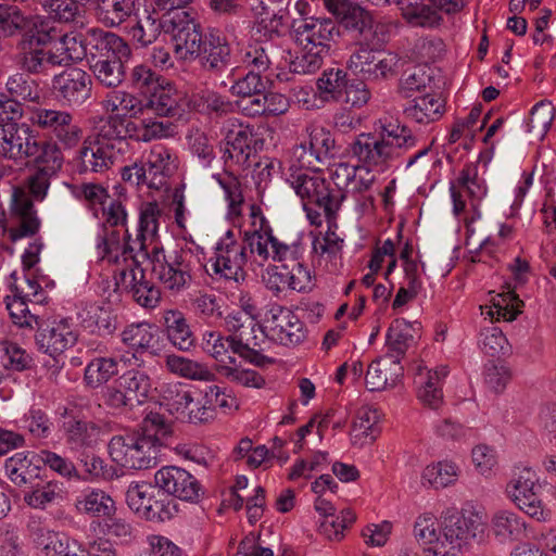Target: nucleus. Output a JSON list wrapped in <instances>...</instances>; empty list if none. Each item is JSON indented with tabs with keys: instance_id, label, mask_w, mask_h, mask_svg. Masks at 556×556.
Masks as SVG:
<instances>
[{
	"instance_id": "obj_38",
	"label": "nucleus",
	"mask_w": 556,
	"mask_h": 556,
	"mask_svg": "<svg viewBox=\"0 0 556 556\" xmlns=\"http://www.w3.org/2000/svg\"><path fill=\"white\" fill-rule=\"evenodd\" d=\"M135 13V0H96L94 14L106 27H117Z\"/></svg>"
},
{
	"instance_id": "obj_24",
	"label": "nucleus",
	"mask_w": 556,
	"mask_h": 556,
	"mask_svg": "<svg viewBox=\"0 0 556 556\" xmlns=\"http://www.w3.org/2000/svg\"><path fill=\"white\" fill-rule=\"evenodd\" d=\"M31 159L35 168L58 174L63 165V153L56 141L51 139H39L34 136L29 146H27L25 156Z\"/></svg>"
},
{
	"instance_id": "obj_21",
	"label": "nucleus",
	"mask_w": 556,
	"mask_h": 556,
	"mask_svg": "<svg viewBox=\"0 0 556 556\" xmlns=\"http://www.w3.org/2000/svg\"><path fill=\"white\" fill-rule=\"evenodd\" d=\"M198 59L205 71L215 74L224 72L231 63V48L227 38L216 30L206 34Z\"/></svg>"
},
{
	"instance_id": "obj_15",
	"label": "nucleus",
	"mask_w": 556,
	"mask_h": 556,
	"mask_svg": "<svg viewBox=\"0 0 556 556\" xmlns=\"http://www.w3.org/2000/svg\"><path fill=\"white\" fill-rule=\"evenodd\" d=\"M15 60L24 73L36 76H49L61 67L53 47H40L30 40L20 39Z\"/></svg>"
},
{
	"instance_id": "obj_37",
	"label": "nucleus",
	"mask_w": 556,
	"mask_h": 556,
	"mask_svg": "<svg viewBox=\"0 0 556 556\" xmlns=\"http://www.w3.org/2000/svg\"><path fill=\"white\" fill-rule=\"evenodd\" d=\"M403 17L414 26L434 27L442 22L441 15L431 8L430 0H397Z\"/></svg>"
},
{
	"instance_id": "obj_56",
	"label": "nucleus",
	"mask_w": 556,
	"mask_h": 556,
	"mask_svg": "<svg viewBox=\"0 0 556 556\" xmlns=\"http://www.w3.org/2000/svg\"><path fill=\"white\" fill-rule=\"evenodd\" d=\"M119 387L124 389L129 407L141 404L149 393V378L139 371H129L121 378Z\"/></svg>"
},
{
	"instance_id": "obj_30",
	"label": "nucleus",
	"mask_w": 556,
	"mask_h": 556,
	"mask_svg": "<svg viewBox=\"0 0 556 556\" xmlns=\"http://www.w3.org/2000/svg\"><path fill=\"white\" fill-rule=\"evenodd\" d=\"M78 320L85 329L103 336L112 334L117 328L111 307L97 303L85 304L78 313Z\"/></svg>"
},
{
	"instance_id": "obj_4",
	"label": "nucleus",
	"mask_w": 556,
	"mask_h": 556,
	"mask_svg": "<svg viewBox=\"0 0 556 556\" xmlns=\"http://www.w3.org/2000/svg\"><path fill=\"white\" fill-rule=\"evenodd\" d=\"M483 517L473 510L453 513L444 520L443 543H438L431 556H459L463 545L484 533Z\"/></svg>"
},
{
	"instance_id": "obj_35",
	"label": "nucleus",
	"mask_w": 556,
	"mask_h": 556,
	"mask_svg": "<svg viewBox=\"0 0 556 556\" xmlns=\"http://www.w3.org/2000/svg\"><path fill=\"white\" fill-rule=\"evenodd\" d=\"M180 96L170 83L161 81L148 94L144 109H151L159 116H174L179 110Z\"/></svg>"
},
{
	"instance_id": "obj_48",
	"label": "nucleus",
	"mask_w": 556,
	"mask_h": 556,
	"mask_svg": "<svg viewBox=\"0 0 556 556\" xmlns=\"http://www.w3.org/2000/svg\"><path fill=\"white\" fill-rule=\"evenodd\" d=\"M491 302L492 306L485 313L490 319L511 321L521 313L519 307L522 305V301L510 290L492 298Z\"/></svg>"
},
{
	"instance_id": "obj_58",
	"label": "nucleus",
	"mask_w": 556,
	"mask_h": 556,
	"mask_svg": "<svg viewBox=\"0 0 556 556\" xmlns=\"http://www.w3.org/2000/svg\"><path fill=\"white\" fill-rule=\"evenodd\" d=\"M79 509L98 517H110L115 513L113 498L104 491L93 490L77 503Z\"/></svg>"
},
{
	"instance_id": "obj_22",
	"label": "nucleus",
	"mask_w": 556,
	"mask_h": 556,
	"mask_svg": "<svg viewBox=\"0 0 556 556\" xmlns=\"http://www.w3.org/2000/svg\"><path fill=\"white\" fill-rule=\"evenodd\" d=\"M34 136V131L26 124H0V155L15 161L24 159Z\"/></svg>"
},
{
	"instance_id": "obj_61",
	"label": "nucleus",
	"mask_w": 556,
	"mask_h": 556,
	"mask_svg": "<svg viewBox=\"0 0 556 556\" xmlns=\"http://www.w3.org/2000/svg\"><path fill=\"white\" fill-rule=\"evenodd\" d=\"M266 85V75L248 70V73L237 79L231 86V92L240 98L253 97L265 92L267 87Z\"/></svg>"
},
{
	"instance_id": "obj_26",
	"label": "nucleus",
	"mask_w": 556,
	"mask_h": 556,
	"mask_svg": "<svg viewBox=\"0 0 556 556\" xmlns=\"http://www.w3.org/2000/svg\"><path fill=\"white\" fill-rule=\"evenodd\" d=\"M402 375L401 363L383 355L368 366L365 377L366 387L371 392L383 391L388 387H393Z\"/></svg>"
},
{
	"instance_id": "obj_32",
	"label": "nucleus",
	"mask_w": 556,
	"mask_h": 556,
	"mask_svg": "<svg viewBox=\"0 0 556 556\" xmlns=\"http://www.w3.org/2000/svg\"><path fill=\"white\" fill-rule=\"evenodd\" d=\"M101 105L106 113L121 117H139L146 111L144 101L125 90H112L102 100Z\"/></svg>"
},
{
	"instance_id": "obj_43",
	"label": "nucleus",
	"mask_w": 556,
	"mask_h": 556,
	"mask_svg": "<svg viewBox=\"0 0 556 556\" xmlns=\"http://www.w3.org/2000/svg\"><path fill=\"white\" fill-rule=\"evenodd\" d=\"M5 473L17 486H33L39 480V467L23 453H16L5 462Z\"/></svg>"
},
{
	"instance_id": "obj_19",
	"label": "nucleus",
	"mask_w": 556,
	"mask_h": 556,
	"mask_svg": "<svg viewBox=\"0 0 556 556\" xmlns=\"http://www.w3.org/2000/svg\"><path fill=\"white\" fill-rule=\"evenodd\" d=\"M91 76L79 67H67L53 77V89L70 105H80L90 98Z\"/></svg>"
},
{
	"instance_id": "obj_39",
	"label": "nucleus",
	"mask_w": 556,
	"mask_h": 556,
	"mask_svg": "<svg viewBox=\"0 0 556 556\" xmlns=\"http://www.w3.org/2000/svg\"><path fill=\"white\" fill-rule=\"evenodd\" d=\"M165 366L170 374L185 379L198 381H214L216 379L215 374L205 364L180 355H166Z\"/></svg>"
},
{
	"instance_id": "obj_7",
	"label": "nucleus",
	"mask_w": 556,
	"mask_h": 556,
	"mask_svg": "<svg viewBox=\"0 0 556 556\" xmlns=\"http://www.w3.org/2000/svg\"><path fill=\"white\" fill-rule=\"evenodd\" d=\"M174 42V53L178 60L192 62L201 55V48L204 43L202 27L199 22L191 18L187 12L175 14L168 21Z\"/></svg>"
},
{
	"instance_id": "obj_5",
	"label": "nucleus",
	"mask_w": 556,
	"mask_h": 556,
	"mask_svg": "<svg viewBox=\"0 0 556 556\" xmlns=\"http://www.w3.org/2000/svg\"><path fill=\"white\" fill-rule=\"evenodd\" d=\"M326 9L337 17L359 46H378L379 25L374 24L371 14L353 0H324Z\"/></svg>"
},
{
	"instance_id": "obj_45",
	"label": "nucleus",
	"mask_w": 556,
	"mask_h": 556,
	"mask_svg": "<svg viewBox=\"0 0 556 556\" xmlns=\"http://www.w3.org/2000/svg\"><path fill=\"white\" fill-rule=\"evenodd\" d=\"M349 151L365 167H382L378 135L371 132L359 134L350 144Z\"/></svg>"
},
{
	"instance_id": "obj_54",
	"label": "nucleus",
	"mask_w": 556,
	"mask_h": 556,
	"mask_svg": "<svg viewBox=\"0 0 556 556\" xmlns=\"http://www.w3.org/2000/svg\"><path fill=\"white\" fill-rule=\"evenodd\" d=\"M378 417L376 410L361 409L352 425V440L354 444H371L376 438L375 426Z\"/></svg>"
},
{
	"instance_id": "obj_1",
	"label": "nucleus",
	"mask_w": 556,
	"mask_h": 556,
	"mask_svg": "<svg viewBox=\"0 0 556 556\" xmlns=\"http://www.w3.org/2000/svg\"><path fill=\"white\" fill-rule=\"evenodd\" d=\"M172 425L164 415L150 412L140 430L126 435H115L109 443L112 459L126 468L142 470L157 464L161 448L172 437Z\"/></svg>"
},
{
	"instance_id": "obj_60",
	"label": "nucleus",
	"mask_w": 556,
	"mask_h": 556,
	"mask_svg": "<svg viewBox=\"0 0 556 556\" xmlns=\"http://www.w3.org/2000/svg\"><path fill=\"white\" fill-rule=\"evenodd\" d=\"M554 119V108L552 102L543 100L536 103L530 113L528 123L529 131L533 136L543 137L549 129Z\"/></svg>"
},
{
	"instance_id": "obj_20",
	"label": "nucleus",
	"mask_w": 556,
	"mask_h": 556,
	"mask_svg": "<svg viewBox=\"0 0 556 556\" xmlns=\"http://www.w3.org/2000/svg\"><path fill=\"white\" fill-rule=\"evenodd\" d=\"M117 157L114 142L98 136L85 139L79 150L80 172L104 173Z\"/></svg>"
},
{
	"instance_id": "obj_40",
	"label": "nucleus",
	"mask_w": 556,
	"mask_h": 556,
	"mask_svg": "<svg viewBox=\"0 0 556 556\" xmlns=\"http://www.w3.org/2000/svg\"><path fill=\"white\" fill-rule=\"evenodd\" d=\"M226 153L237 162L247 161L251 152V143L254 140L253 128L242 124L231 123L226 131Z\"/></svg>"
},
{
	"instance_id": "obj_25",
	"label": "nucleus",
	"mask_w": 556,
	"mask_h": 556,
	"mask_svg": "<svg viewBox=\"0 0 556 556\" xmlns=\"http://www.w3.org/2000/svg\"><path fill=\"white\" fill-rule=\"evenodd\" d=\"M122 283L129 289L134 300L146 308H153L161 300V291L144 277L140 267H129L121 273Z\"/></svg>"
},
{
	"instance_id": "obj_12",
	"label": "nucleus",
	"mask_w": 556,
	"mask_h": 556,
	"mask_svg": "<svg viewBox=\"0 0 556 556\" xmlns=\"http://www.w3.org/2000/svg\"><path fill=\"white\" fill-rule=\"evenodd\" d=\"M266 336L280 344L294 345L305 339V329L299 317L288 307L270 306L264 319Z\"/></svg>"
},
{
	"instance_id": "obj_50",
	"label": "nucleus",
	"mask_w": 556,
	"mask_h": 556,
	"mask_svg": "<svg viewBox=\"0 0 556 556\" xmlns=\"http://www.w3.org/2000/svg\"><path fill=\"white\" fill-rule=\"evenodd\" d=\"M414 534L420 544L428 545L425 556H431L438 543H443V535L438 534L437 518L431 513H426L417 518Z\"/></svg>"
},
{
	"instance_id": "obj_53",
	"label": "nucleus",
	"mask_w": 556,
	"mask_h": 556,
	"mask_svg": "<svg viewBox=\"0 0 556 556\" xmlns=\"http://www.w3.org/2000/svg\"><path fill=\"white\" fill-rule=\"evenodd\" d=\"M458 476L457 466L448 460L427 466L422 471V480L439 490L454 483Z\"/></svg>"
},
{
	"instance_id": "obj_28",
	"label": "nucleus",
	"mask_w": 556,
	"mask_h": 556,
	"mask_svg": "<svg viewBox=\"0 0 556 556\" xmlns=\"http://www.w3.org/2000/svg\"><path fill=\"white\" fill-rule=\"evenodd\" d=\"M277 47L268 40H254L240 51V62L250 71L266 75L275 58Z\"/></svg>"
},
{
	"instance_id": "obj_52",
	"label": "nucleus",
	"mask_w": 556,
	"mask_h": 556,
	"mask_svg": "<svg viewBox=\"0 0 556 556\" xmlns=\"http://www.w3.org/2000/svg\"><path fill=\"white\" fill-rule=\"evenodd\" d=\"M31 16L25 15L17 7L0 4V30L5 36L25 35L30 25Z\"/></svg>"
},
{
	"instance_id": "obj_41",
	"label": "nucleus",
	"mask_w": 556,
	"mask_h": 556,
	"mask_svg": "<svg viewBox=\"0 0 556 556\" xmlns=\"http://www.w3.org/2000/svg\"><path fill=\"white\" fill-rule=\"evenodd\" d=\"M30 488L31 491L24 495V502L35 509H46L49 505L60 504L64 498L62 484L56 481L43 482L39 479Z\"/></svg>"
},
{
	"instance_id": "obj_47",
	"label": "nucleus",
	"mask_w": 556,
	"mask_h": 556,
	"mask_svg": "<svg viewBox=\"0 0 556 556\" xmlns=\"http://www.w3.org/2000/svg\"><path fill=\"white\" fill-rule=\"evenodd\" d=\"M86 36L81 38L75 33H62L58 45H54L53 50L61 67L68 66L73 61L86 58Z\"/></svg>"
},
{
	"instance_id": "obj_14",
	"label": "nucleus",
	"mask_w": 556,
	"mask_h": 556,
	"mask_svg": "<svg viewBox=\"0 0 556 556\" xmlns=\"http://www.w3.org/2000/svg\"><path fill=\"white\" fill-rule=\"evenodd\" d=\"M63 431L66 441L75 447H91L98 443L103 433L100 422L88 420L83 407L72 405L63 413Z\"/></svg>"
},
{
	"instance_id": "obj_42",
	"label": "nucleus",
	"mask_w": 556,
	"mask_h": 556,
	"mask_svg": "<svg viewBox=\"0 0 556 556\" xmlns=\"http://www.w3.org/2000/svg\"><path fill=\"white\" fill-rule=\"evenodd\" d=\"M126 362L122 356L119 359L115 357H96L85 368L84 380L86 386L96 389L115 377L118 371V363Z\"/></svg>"
},
{
	"instance_id": "obj_44",
	"label": "nucleus",
	"mask_w": 556,
	"mask_h": 556,
	"mask_svg": "<svg viewBox=\"0 0 556 556\" xmlns=\"http://www.w3.org/2000/svg\"><path fill=\"white\" fill-rule=\"evenodd\" d=\"M136 23L129 28L128 34L140 47H148L156 41L162 30L167 28L155 13L146 12L143 15L136 14Z\"/></svg>"
},
{
	"instance_id": "obj_55",
	"label": "nucleus",
	"mask_w": 556,
	"mask_h": 556,
	"mask_svg": "<svg viewBox=\"0 0 556 556\" xmlns=\"http://www.w3.org/2000/svg\"><path fill=\"white\" fill-rule=\"evenodd\" d=\"M89 70L94 75L96 79L108 88L118 87L125 79V62H99L87 61Z\"/></svg>"
},
{
	"instance_id": "obj_9",
	"label": "nucleus",
	"mask_w": 556,
	"mask_h": 556,
	"mask_svg": "<svg viewBox=\"0 0 556 556\" xmlns=\"http://www.w3.org/2000/svg\"><path fill=\"white\" fill-rule=\"evenodd\" d=\"M30 122L52 134L64 148H75L83 136L81 128L66 111L38 108L31 112Z\"/></svg>"
},
{
	"instance_id": "obj_27",
	"label": "nucleus",
	"mask_w": 556,
	"mask_h": 556,
	"mask_svg": "<svg viewBox=\"0 0 556 556\" xmlns=\"http://www.w3.org/2000/svg\"><path fill=\"white\" fill-rule=\"evenodd\" d=\"M451 194L455 215H459L466 207L464 195L475 201L485 194V187L479 180L476 167L466 166L463 168L456 182L451 186Z\"/></svg>"
},
{
	"instance_id": "obj_13",
	"label": "nucleus",
	"mask_w": 556,
	"mask_h": 556,
	"mask_svg": "<svg viewBox=\"0 0 556 556\" xmlns=\"http://www.w3.org/2000/svg\"><path fill=\"white\" fill-rule=\"evenodd\" d=\"M378 142L382 166H388L401 159L407 151L414 149L417 144V138L404 124L382 123L380 121Z\"/></svg>"
},
{
	"instance_id": "obj_59",
	"label": "nucleus",
	"mask_w": 556,
	"mask_h": 556,
	"mask_svg": "<svg viewBox=\"0 0 556 556\" xmlns=\"http://www.w3.org/2000/svg\"><path fill=\"white\" fill-rule=\"evenodd\" d=\"M161 211L156 202L143 203L140 208L139 229L137 240L140 242V249L144 250V241L148 237L154 238L157 232L159 217Z\"/></svg>"
},
{
	"instance_id": "obj_62",
	"label": "nucleus",
	"mask_w": 556,
	"mask_h": 556,
	"mask_svg": "<svg viewBox=\"0 0 556 556\" xmlns=\"http://www.w3.org/2000/svg\"><path fill=\"white\" fill-rule=\"evenodd\" d=\"M493 531L500 538L517 536L525 530V522L508 510L497 511L492 519Z\"/></svg>"
},
{
	"instance_id": "obj_64",
	"label": "nucleus",
	"mask_w": 556,
	"mask_h": 556,
	"mask_svg": "<svg viewBox=\"0 0 556 556\" xmlns=\"http://www.w3.org/2000/svg\"><path fill=\"white\" fill-rule=\"evenodd\" d=\"M308 135L309 148L323 163L331 150L334 148V138L332 134L324 127L309 126L306 128Z\"/></svg>"
},
{
	"instance_id": "obj_16",
	"label": "nucleus",
	"mask_w": 556,
	"mask_h": 556,
	"mask_svg": "<svg viewBox=\"0 0 556 556\" xmlns=\"http://www.w3.org/2000/svg\"><path fill=\"white\" fill-rule=\"evenodd\" d=\"M154 480L160 489L179 500L193 503L200 498L199 481L180 467H163L156 471Z\"/></svg>"
},
{
	"instance_id": "obj_23",
	"label": "nucleus",
	"mask_w": 556,
	"mask_h": 556,
	"mask_svg": "<svg viewBox=\"0 0 556 556\" xmlns=\"http://www.w3.org/2000/svg\"><path fill=\"white\" fill-rule=\"evenodd\" d=\"M77 341V334L66 321H59L40 328L36 333V342L43 353L50 356L62 354Z\"/></svg>"
},
{
	"instance_id": "obj_31",
	"label": "nucleus",
	"mask_w": 556,
	"mask_h": 556,
	"mask_svg": "<svg viewBox=\"0 0 556 556\" xmlns=\"http://www.w3.org/2000/svg\"><path fill=\"white\" fill-rule=\"evenodd\" d=\"M446 367H440L434 371L427 370L426 367L420 365L417 368L418 383L420 384L418 391L419 400L432 409H438L443 403V393L440 382L447 376Z\"/></svg>"
},
{
	"instance_id": "obj_63",
	"label": "nucleus",
	"mask_w": 556,
	"mask_h": 556,
	"mask_svg": "<svg viewBox=\"0 0 556 556\" xmlns=\"http://www.w3.org/2000/svg\"><path fill=\"white\" fill-rule=\"evenodd\" d=\"M329 52L315 49H301L299 55L290 63V71L295 74H314L324 64V59Z\"/></svg>"
},
{
	"instance_id": "obj_57",
	"label": "nucleus",
	"mask_w": 556,
	"mask_h": 556,
	"mask_svg": "<svg viewBox=\"0 0 556 556\" xmlns=\"http://www.w3.org/2000/svg\"><path fill=\"white\" fill-rule=\"evenodd\" d=\"M5 87L8 92L16 100L36 102L40 98L38 85L24 73L11 75Z\"/></svg>"
},
{
	"instance_id": "obj_17",
	"label": "nucleus",
	"mask_w": 556,
	"mask_h": 556,
	"mask_svg": "<svg viewBox=\"0 0 556 556\" xmlns=\"http://www.w3.org/2000/svg\"><path fill=\"white\" fill-rule=\"evenodd\" d=\"M368 47L359 46V49L350 56L348 67L365 78L379 79L393 74L399 62L396 55L376 53Z\"/></svg>"
},
{
	"instance_id": "obj_36",
	"label": "nucleus",
	"mask_w": 556,
	"mask_h": 556,
	"mask_svg": "<svg viewBox=\"0 0 556 556\" xmlns=\"http://www.w3.org/2000/svg\"><path fill=\"white\" fill-rule=\"evenodd\" d=\"M165 333L169 342L180 351L193 346V333L184 314L177 309H168L163 315Z\"/></svg>"
},
{
	"instance_id": "obj_3",
	"label": "nucleus",
	"mask_w": 556,
	"mask_h": 556,
	"mask_svg": "<svg viewBox=\"0 0 556 556\" xmlns=\"http://www.w3.org/2000/svg\"><path fill=\"white\" fill-rule=\"evenodd\" d=\"M152 263V274L165 289L174 292L182 290L190 281L197 257L189 249H180L165 254L163 248L154 247L146 252Z\"/></svg>"
},
{
	"instance_id": "obj_49",
	"label": "nucleus",
	"mask_w": 556,
	"mask_h": 556,
	"mask_svg": "<svg viewBox=\"0 0 556 556\" xmlns=\"http://www.w3.org/2000/svg\"><path fill=\"white\" fill-rule=\"evenodd\" d=\"M154 337L152 325L147 321L130 324L121 332L122 342L135 352L152 348Z\"/></svg>"
},
{
	"instance_id": "obj_6",
	"label": "nucleus",
	"mask_w": 556,
	"mask_h": 556,
	"mask_svg": "<svg viewBox=\"0 0 556 556\" xmlns=\"http://www.w3.org/2000/svg\"><path fill=\"white\" fill-rule=\"evenodd\" d=\"M256 342L251 343L249 339L243 338L242 332L237 337H224L219 332L210 331L203 334L202 349L211 357L218 363H226L229 361L230 364H236V358L230 356L229 351L238 354L240 357L250 362L251 364L262 367L267 363H271V359L261 354L255 346Z\"/></svg>"
},
{
	"instance_id": "obj_46",
	"label": "nucleus",
	"mask_w": 556,
	"mask_h": 556,
	"mask_svg": "<svg viewBox=\"0 0 556 556\" xmlns=\"http://www.w3.org/2000/svg\"><path fill=\"white\" fill-rule=\"evenodd\" d=\"M412 325L404 319L392 323L387 334L388 352L384 354L401 363L409 342L413 340Z\"/></svg>"
},
{
	"instance_id": "obj_33",
	"label": "nucleus",
	"mask_w": 556,
	"mask_h": 556,
	"mask_svg": "<svg viewBox=\"0 0 556 556\" xmlns=\"http://www.w3.org/2000/svg\"><path fill=\"white\" fill-rule=\"evenodd\" d=\"M174 167L169 150L162 146L153 147L144 165L148 175V187L150 189H161L166 185V177Z\"/></svg>"
},
{
	"instance_id": "obj_8",
	"label": "nucleus",
	"mask_w": 556,
	"mask_h": 556,
	"mask_svg": "<svg viewBox=\"0 0 556 556\" xmlns=\"http://www.w3.org/2000/svg\"><path fill=\"white\" fill-rule=\"evenodd\" d=\"M292 37L300 49L330 51V42L340 35L339 27L331 18L300 17L291 25Z\"/></svg>"
},
{
	"instance_id": "obj_11",
	"label": "nucleus",
	"mask_w": 556,
	"mask_h": 556,
	"mask_svg": "<svg viewBox=\"0 0 556 556\" xmlns=\"http://www.w3.org/2000/svg\"><path fill=\"white\" fill-rule=\"evenodd\" d=\"M86 59L99 62H127L131 56V48L121 36L90 28L86 33Z\"/></svg>"
},
{
	"instance_id": "obj_34",
	"label": "nucleus",
	"mask_w": 556,
	"mask_h": 556,
	"mask_svg": "<svg viewBox=\"0 0 556 556\" xmlns=\"http://www.w3.org/2000/svg\"><path fill=\"white\" fill-rule=\"evenodd\" d=\"M151 492L148 483L130 485L126 493L128 506L148 520H161L163 505L152 498Z\"/></svg>"
},
{
	"instance_id": "obj_2",
	"label": "nucleus",
	"mask_w": 556,
	"mask_h": 556,
	"mask_svg": "<svg viewBox=\"0 0 556 556\" xmlns=\"http://www.w3.org/2000/svg\"><path fill=\"white\" fill-rule=\"evenodd\" d=\"M355 172L356 168L349 164H338L331 174L336 188H330L318 170L300 169L291 175V185L303 203H314L324 210L328 219H332L346 198L343 187Z\"/></svg>"
},
{
	"instance_id": "obj_10",
	"label": "nucleus",
	"mask_w": 556,
	"mask_h": 556,
	"mask_svg": "<svg viewBox=\"0 0 556 556\" xmlns=\"http://www.w3.org/2000/svg\"><path fill=\"white\" fill-rule=\"evenodd\" d=\"M247 261L245 244L237 242L233 232L228 230L215 249L212 270L226 280L243 281L245 279L244 265Z\"/></svg>"
},
{
	"instance_id": "obj_29",
	"label": "nucleus",
	"mask_w": 556,
	"mask_h": 556,
	"mask_svg": "<svg viewBox=\"0 0 556 556\" xmlns=\"http://www.w3.org/2000/svg\"><path fill=\"white\" fill-rule=\"evenodd\" d=\"M445 112V101L438 93L416 97L403 111L404 115L418 123L430 124L439 121Z\"/></svg>"
},
{
	"instance_id": "obj_51",
	"label": "nucleus",
	"mask_w": 556,
	"mask_h": 556,
	"mask_svg": "<svg viewBox=\"0 0 556 556\" xmlns=\"http://www.w3.org/2000/svg\"><path fill=\"white\" fill-rule=\"evenodd\" d=\"M62 31L50 22L31 16L28 31L21 37L23 40H30L40 47H54L61 38Z\"/></svg>"
},
{
	"instance_id": "obj_18",
	"label": "nucleus",
	"mask_w": 556,
	"mask_h": 556,
	"mask_svg": "<svg viewBox=\"0 0 556 556\" xmlns=\"http://www.w3.org/2000/svg\"><path fill=\"white\" fill-rule=\"evenodd\" d=\"M536 475L529 468H523L518 477L508 484L513 501L519 509L532 518H543V505L539 491L541 485L536 483Z\"/></svg>"
}]
</instances>
